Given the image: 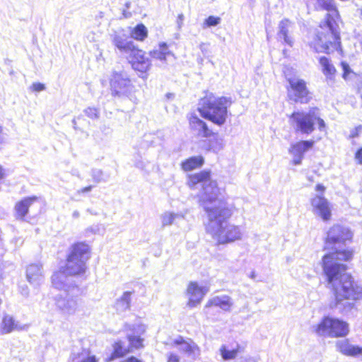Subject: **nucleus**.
Masks as SVG:
<instances>
[{
  "mask_svg": "<svg viewBox=\"0 0 362 362\" xmlns=\"http://www.w3.org/2000/svg\"><path fill=\"white\" fill-rule=\"evenodd\" d=\"M148 35V31L144 24L140 23L136 25L130 31V36L135 40L144 42Z\"/></svg>",
  "mask_w": 362,
  "mask_h": 362,
  "instance_id": "4be33fe9",
  "label": "nucleus"
},
{
  "mask_svg": "<svg viewBox=\"0 0 362 362\" xmlns=\"http://www.w3.org/2000/svg\"><path fill=\"white\" fill-rule=\"evenodd\" d=\"M115 46L121 52L128 53V62L139 77L146 79L151 69V59L146 57V52L132 41H125L120 37L114 39Z\"/></svg>",
  "mask_w": 362,
  "mask_h": 362,
  "instance_id": "423d86ee",
  "label": "nucleus"
},
{
  "mask_svg": "<svg viewBox=\"0 0 362 362\" xmlns=\"http://www.w3.org/2000/svg\"><path fill=\"white\" fill-rule=\"evenodd\" d=\"M208 289L205 287L199 286L196 281H190L187 288V294L188 295L187 305L194 308L199 305Z\"/></svg>",
  "mask_w": 362,
  "mask_h": 362,
  "instance_id": "2eb2a0df",
  "label": "nucleus"
},
{
  "mask_svg": "<svg viewBox=\"0 0 362 362\" xmlns=\"http://www.w3.org/2000/svg\"><path fill=\"white\" fill-rule=\"evenodd\" d=\"M290 23L289 20L284 19L280 22V33L284 36V38L287 44L292 45V40L288 37V26Z\"/></svg>",
  "mask_w": 362,
  "mask_h": 362,
  "instance_id": "c85d7f7f",
  "label": "nucleus"
},
{
  "mask_svg": "<svg viewBox=\"0 0 362 362\" xmlns=\"http://www.w3.org/2000/svg\"><path fill=\"white\" fill-rule=\"evenodd\" d=\"M353 233L340 224L331 226L324 239L323 250H331L322 257L321 267L326 281L330 285L336 304L345 300L356 301L362 298V287L346 272L347 266L336 261L350 262L355 251L353 248L336 249L337 245L352 242Z\"/></svg>",
  "mask_w": 362,
  "mask_h": 362,
  "instance_id": "f257e3e1",
  "label": "nucleus"
},
{
  "mask_svg": "<svg viewBox=\"0 0 362 362\" xmlns=\"http://www.w3.org/2000/svg\"><path fill=\"white\" fill-rule=\"evenodd\" d=\"M111 93L114 97H122L130 93L132 84L131 79L124 77L122 72L114 71L110 79Z\"/></svg>",
  "mask_w": 362,
  "mask_h": 362,
  "instance_id": "ddd939ff",
  "label": "nucleus"
},
{
  "mask_svg": "<svg viewBox=\"0 0 362 362\" xmlns=\"http://www.w3.org/2000/svg\"><path fill=\"white\" fill-rule=\"evenodd\" d=\"M86 115L90 119H96L99 117L98 109L95 107H88L84 111Z\"/></svg>",
  "mask_w": 362,
  "mask_h": 362,
  "instance_id": "72a5a7b5",
  "label": "nucleus"
},
{
  "mask_svg": "<svg viewBox=\"0 0 362 362\" xmlns=\"http://www.w3.org/2000/svg\"><path fill=\"white\" fill-rule=\"evenodd\" d=\"M230 98L217 97L211 92L205 91L204 95L199 100L197 111L201 117L213 124L222 126L228 117V107L232 105Z\"/></svg>",
  "mask_w": 362,
  "mask_h": 362,
  "instance_id": "39448f33",
  "label": "nucleus"
},
{
  "mask_svg": "<svg viewBox=\"0 0 362 362\" xmlns=\"http://www.w3.org/2000/svg\"><path fill=\"white\" fill-rule=\"evenodd\" d=\"M131 300V292L126 291L123 293L118 301L122 304L125 308H129Z\"/></svg>",
  "mask_w": 362,
  "mask_h": 362,
  "instance_id": "473e14b6",
  "label": "nucleus"
},
{
  "mask_svg": "<svg viewBox=\"0 0 362 362\" xmlns=\"http://www.w3.org/2000/svg\"><path fill=\"white\" fill-rule=\"evenodd\" d=\"M208 219L210 222H214L218 225L217 229L214 233V238L219 244H226L241 239L242 233L238 226L226 224L223 223L229 219L233 214V207L226 200L220 199L216 203V197L206 194V197L202 201Z\"/></svg>",
  "mask_w": 362,
  "mask_h": 362,
  "instance_id": "f03ea898",
  "label": "nucleus"
},
{
  "mask_svg": "<svg viewBox=\"0 0 362 362\" xmlns=\"http://www.w3.org/2000/svg\"><path fill=\"white\" fill-rule=\"evenodd\" d=\"M3 136H4L3 128L0 125V144L2 143V141H3Z\"/></svg>",
  "mask_w": 362,
  "mask_h": 362,
  "instance_id": "a19ab883",
  "label": "nucleus"
},
{
  "mask_svg": "<svg viewBox=\"0 0 362 362\" xmlns=\"http://www.w3.org/2000/svg\"><path fill=\"white\" fill-rule=\"evenodd\" d=\"M166 362H182L180 356L174 352H170L167 355Z\"/></svg>",
  "mask_w": 362,
  "mask_h": 362,
  "instance_id": "c9c22d12",
  "label": "nucleus"
},
{
  "mask_svg": "<svg viewBox=\"0 0 362 362\" xmlns=\"http://www.w3.org/2000/svg\"><path fill=\"white\" fill-rule=\"evenodd\" d=\"M59 309L63 310H64V308L63 307H59Z\"/></svg>",
  "mask_w": 362,
  "mask_h": 362,
  "instance_id": "37998d69",
  "label": "nucleus"
},
{
  "mask_svg": "<svg viewBox=\"0 0 362 362\" xmlns=\"http://www.w3.org/2000/svg\"><path fill=\"white\" fill-rule=\"evenodd\" d=\"M361 131H362L361 125H358V126L356 127L353 130H351V132L349 134V138L354 139V138L358 137Z\"/></svg>",
  "mask_w": 362,
  "mask_h": 362,
  "instance_id": "4c0bfd02",
  "label": "nucleus"
},
{
  "mask_svg": "<svg viewBox=\"0 0 362 362\" xmlns=\"http://www.w3.org/2000/svg\"><path fill=\"white\" fill-rule=\"evenodd\" d=\"M79 358V354H76L72 356V362H98V359L94 355H88V356L81 361H78L77 359Z\"/></svg>",
  "mask_w": 362,
  "mask_h": 362,
  "instance_id": "f704fd0d",
  "label": "nucleus"
},
{
  "mask_svg": "<svg viewBox=\"0 0 362 362\" xmlns=\"http://www.w3.org/2000/svg\"><path fill=\"white\" fill-rule=\"evenodd\" d=\"M127 340L129 342V348L131 349V352L133 349H141L144 346L143 339L138 336L129 335Z\"/></svg>",
  "mask_w": 362,
  "mask_h": 362,
  "instance_id": "cd10ccee",
  "label": "nucleus"
},
{
  "mask_svg": "<svg viewBox=\"0 0 362 362\" xmlns=\"http://www.w3.org/2000/svg\"><path fill=\"white\" fill-rule=\"evenodd\" d=\"M4 177V171L1 165H0V180Z\"/></svg>",
  "mask_w": 362,
  "mask_h": 362,
  "instance_id": "79ce46f5",
  "label": "nucleus"
},
{
  "mask_svg": "<svg viewBox=\"0 0 362 362\" xmlns=\"http://www.w3.org/2000/svg\"><path fill=\"white\" fill-rule=\"evenodd\" d=\"M315 141L310 140H300L292 144L288 152L293 156L291 163L294 165H300L304 158V154L314 146Z\"/></svg>",
  "mask_w": 362,
  "mask_h": 362,
  "instance_id": "4468645a",
  "label": "nucleus"
},
{
  "mask_svg": "<svg viewBox=\"0 0 362 362\" xmlns=\"http://www.w3.org/2000/svg\"><path fill=\"white\" fill-rule=\"evenodd\" d=\"M221 23V18L218 16H209L203 23V28L216 26Z\"/></svg>",
  "mask_w": 362,
  "mask_h": 362,
  "instance_id": "2f4dec72",
  "label": "nucleus"
},
{
  "mask_svg": "<svg viewBox=\"0 0 362 362\" xmlns=\"http://www.w3.org/2000/svg\"><path fill=\"white\" fill-rule=\"evenodd\" d=\"M355 160L359 165H362V147L357 149L354 154Z\"/></svg>",
  "mask_w": 362,
  "mask_h": 362,
  "instance_id": "58836bf2",
  "label": "nucleus"
},
{
  "mask_svg": "<svg viewBox=\"0 0 362 362\" xmlns=\"http://www.w3.org/2000/svg\"><path fill=\"white\" fill-rule=\"evenodd\" d=\"M211 173L210 170H202L198 173L189 174L187 177V185L191 189H194L198 185H202L209 182L206 187H204V197L200 200L202 201L206 198V194L209 195L216 197V202H218V195L219 194V189L218 184L216 180H211Z\"/></svg>",
  "mask_w": 362,
  "mask_h": 362,
  "instance_id": "9b49d317",
  "label": "nucleus"
},
{
  "mask_svg": "<svg viewBox=\"0 0 362 362\" xmlns=\"http://www.w3.org/2000/svg\"><path fill=\"white\" fill-rule=\"evenodd\" d=\"M38 197L36 196L26 197L15 204V216L16 219L25 221L28 214L30 206L37 202Z\"/></svg>",
  "mask_w": 362,
  "mask_h": 362,
  "instance_id": "f3484780",
  "label": "nucleus"
},
{
  "mask_svg": "<svg viewBox=\"0 0 362 362\" xmlns=\"http://www.w3.org/2000/svg\"><path fill=\"white\" fill-rule=\"evenodd\" d=\"M149 55L153 59L165 62L168 57L173 56L174 54L169 49L168 45L165 42H162L158 44V49H153L149 52Z\"/></svg>",
  "mask_w": 362,
  "mask_h": 362,
  "instance_id": "a211bd4d",
  "label": "nucleus"
},
{
  "mask_svg": "<svg viewBox=\"0 0 362 362\" xmlns=\"http://www.w3.org/2000/svg\"><path fill=\"white\" fill-rule=\"evenodd\" d=\"M189 129L196 132L197 136L204 138L203 148L210 151L219 144L218 133L214 132L208 124L199 118L195 113H191L187 116Z\"/></svg>",
  "mask_w": 362,
  "mask_h": 362,
  "instance_id": "1a4fd4ad",
  "label": "nucleus"
},
{
  "mask_svg": "<svg viewBox=\"0 0 362 362\" xmlns=\"http://www.w3.org/2000/svg\"><path fill=\"white\" fill-rule=\"evenodd\" d=\"M313 332L318 336L341 338L345 337L349 334V326L346 321L325 316L313 327Z\"/></svg>",
  "mask_w": 362,
  "mask_h": 362,
  "instance_id": "6e6552de",
  "label": "nucleus"
},
{
  "mask_svg": "<svg viewBox=\"0 0 362 362\" xmlns=\"http://www.w3.org/2000/svg\"><path fill=\"white\" fill-rule=\"evenodd\" d=\"M45 89V86L40 82L33 83L30 86V90L33 92H40Z\"/></svg>",
  "mask_w": 362,
  "mask_h": 362,
  "instance_id": "e433bc0d",
  "label": "nucleus"
},
{
  "mask_svg": "<svg viewBox=\"0 0 362 362\" xmlns=\"http://www.w3.org/2000/svg\"><path fill=\"white\" fill-rule=\"evenodd\" d=\"M92 188H93V186H91V185L86 186V187H83V188L80 189L79 190H78L77 193L78 194L86 193V192H90L92 189Z\"/></svg>",
  "mask_w": 362,
  "mask_h": 362,
  "instance_id": "ea45409f",
  "label": "nucleus"
},
{
  "mask_svg": "<svg viewBox=\"0 0 362 362\" xmlns=\"http://www.w3.org/2000/svg\"><path fill=\"white\" fill-rule=\"evenodd\" d=\"M318 62L321 66V71L325 76L327 82L331 83H334L338 71L331 59L325 56H322L319 57Z\"/></svg>",
  "mask_w": 362,
  "mask_h": 362,
  "instance_id": "dca6fc26",
  "label": "nucleus"
},
{
  "mask_svg": "<svg viewBox=\"0 0 362 362\" xmlns=\"http://www.w3.org/2000/svg\"><path fill=\"white\" fill-rule=\"evenodd\" d=\"M315 190L320 194L315 195L310 199L313 211L324 221H329L332 218L331 206L323 195L326 191V187L321 183H318L315 185Z\"/></svg>",
  "mask_w": 362,
  "mask_h": 362,
  "instance_id": "f8f14e48",
  "label": "nucleus"
},
{
  "mask_svg": "<svg viewBox=\"0 0 362 362\" xmlns=\"http://www.w3.org/2000/svg\"><path fill=\"white\" fill-rule=\"evenodd\" d=\"M91 250L84 242H76L70 247L69 252L66 257V264L59 271L54 272L51 277L52 286L58 289H62L63 282L62 275L66 276H81L86 272V262L90 259Z\"/></svg>",
  "mask_w": 362,
  "mask_h": 362,
  "instance_id": "20e7f679",
  "label": "nucleus"
},
{
  "mask_svg": "<svg viewBox=\"0 0 362 362\" xmlns=\"http://www.w3.org/2000/svg\"><path fill=\"white\" fill-rule=\"evenodd\" d=\"M13 320L11 317H4L2 322V330L4 333H9L15 328Z\"/></svg>",
  "mask_w": 362,
  "mask_h": 362,
  "instance_id": "7c9ffc66",
  "label": "nucleus"
},
{
  "mask_svg": "<svg viewBox=\"0 0 362 362\" xmlns=\"http://www.w3.org/2000/svg\"><path fill=\"white\" fill-rule=\"evenodd\" d=\"M286 87L288 98L295 103L309 104L313 100V93L310 90L308 83L303 78H289Z\"/></svg>",
  "mask_w": 362,
  "mask_h": 362,
  "instance_id": "9d476101",
  "label": "nucleus"
},
{
  "mask_svg": "<svg viewBox=\"0 0 362 362\" xmlns=\"http://www.w3.org/2000/svg\"><path fill=\"white\" fill-rule=\"evenodd\" d=\"M209 304L210 300H208L203 309V313L206 319H210L212 317L216 316L218 313V310H217L214 305H209Z\"/></svg>",
  "mask_w": 362,
  "mask_h": 362,
  "instance_id": "c756f323",
  "label": "nucleus"
},
{
  "mask_svg": "<svg viewBox=\"0 0 362 362\" xmlns=\"http://www.w3.org/2000/svg\"><path fill=\"white\" fill-rule=\"evenodd\" d=\"M360 13H361V15L362 16V8H361V11H360Z\"/></svg>",
  "mask_w": 362,
  "mask_h": 362,
  "instance_id": "c03bdc74",
  "label": "nucleus"
},
{
  "mask_svg": "<svg viewBox=\"0 0 362 362\" xmlns=\"http://www.w3.org/2000/svg\"><path fill=\"white\" fill-rule=\"evenodd\" d=\"M175 346L185 345V351L188 354H199L200 349L194 343H187L182 337H179L173 341Z\"/></svg>",
  "mask_w": 362,
  "mask_h": 362,
  "instance_id": "b1692460",
  "label": "nucleus"
},
{
  "mask_svg": "<svg viewBox=\"0 0 362 362\" xmlns=\"http://www.w3.org/2000/svg\"><path fill=\"white\" fill-rule=\"evenodd\" d=\"M113 350L110 356L107 358V362L112 361L116 358H120L125 356L131 352V349L125 346L122 341H115L112 345Z\"/></svg>",
  "mask_w": 362,
  "mask_h": 362,
  "instance_id": "412c9836",
  "label": "nucleus"
},
{
  "mask_svg": "<svg viewBox=\"0 0 362 362\" xmlns=\"http://www.w3.org/2000/svg\"><path fill=\"white\" fill-rule=\"evenodd\" d=\"M339 351L348 356H356L362 354V347L351 344L348 339L339 341L337 344Z\"/></svg>",
  "mask_w": 362,
  "mask_h": 362,
  "instance_id": "aec40b11",
  "label": "nucleus"
},
{
  "mask_svg": "<svg viewBox=\"0 0 362 362\" xmlns=\"http://www.w3.org/2000/svg\"><path fill=\"white\" fill-rule=\"evenodd\" d=\"M214 305L216 308H220L223 310L228 311L230 310L233 303L230 298L228 296H224L222 297L216 296L211 299H210L209 305Z\"/></svg>",
  "mask_w": 362,
  "mask_h": 362,
  "instance_id": "5701e85b",
  "label": "nucleus"
},
{
  "mask_svg": "<svg viewBox=\"0 0 362 362\" xmlns=\"http://www.w3.org/2000/svg\"><path fill=\"white\" fill-rule=\"evenodd\" d=\"M342 22L339 10L327 13L318 25L310 47L317 53L329 54L334 51L343 52L339 23Z\"/></svg>",
  "mask_w": 362,
  "mask_h": 362,
  "instance_id": "7ed1b4c3",
  "label": "nucleus"
},
{
  "mask_svg": "<svg viewBox=\"0 0 362 362\" xmlns=\"http://www.w3.org/2000/svg\"><path fill=\"white\" fill-rule=\"evenodd\" d=\"M317 5L320 10L332 13L338 10L334 0H317Z\"/></svg>",
  "mask_w": 362,
  "mask_h": 362,
  "instance_id": "a878e982",
  "label": "nucleus"
},
{
  "mask_svg": "<svg viewBox=\"0 0 362 362\" xmlns=\"http://www.w3.org/2000/svg\"><path fill=\"white\" fill-rule=\"evenodd\" d=\"M339 65L342 69L341 77L344 80L347 81L350 79L351 76H358V74L354 72L353 69L350 67L348 62L342 61L340 62Z\"/></svg>",
  "mask_w": 362,
  "mask_h": 362,
  "instance_id": "bb28decb",
  "label": "nucleus"
},
{
  "mask_svg": "<svg viewBox=\"0 0 362 362\" xmlns=\"http://www.w3.org/2000/svg\"><path fill=\"white\" fill-rule=\"evenodd\" d=\"M361 98L362 99V95H361Z\"/></svg>",
  "mask_w": 362,
  "mask_h": 362,
  "instance_id": "a18cd8bd",
  "label": "nucleus"
},
{
  "mask_svg": "<svg viewBox=\"0 0 362 362\" xmlns=\"http://www.w3.org/2000/svg\"><path fill=\"white\" fill-rule=\"evenodd\" d=\"M204 163V158L202 156H191L181 162L180 168L183 171L189 172L200 168Z\"/></svg>",
  "mask_w": 362,
  "mask_h": 362,
  "instance_id": "6ab92c4d",
  "label": "nucleus"
},
{
  "mask_svg": "<svg viewBox=\"0 0 362 362\" xmlns=\"http://www.w3.org/2000/svg\"><path fill=\"white\" fill-rule=\"evenodd\" d=\"M243 349V347L240 344H237L236 346L231 350H229L226 345H223L220 348V354L223 360H232L235 359Z\"/></svg>",
  "mask_w": 362,
  "mask_h": 362,
  "instance_id": "393cba45",
  "label": "nucleus"
},
{
  "mask_svg": "<svg viewBox=\"0 0 362 362\" xmlns=\"http://www.w3.org/2000/svg\"><path fill=\"white\" fill-rule=\"evenodd\" d=\"M319 109L313 107L308 112L293 111L289 116L291 124L294 127L295 132L302 134L309 135L315 129V124L319 131L322 132L326 129V123L320 117Z\"/></svg>",
  "mask_w": 362,
  "mask_h": 362,
  "instance_id": "0eeeda50",
  "label": "nucleus"
}]
</instances>
